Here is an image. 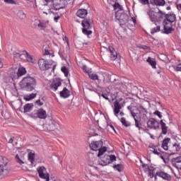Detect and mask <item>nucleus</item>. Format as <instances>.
I'll return each mask as SVG.
<instances>
[{"label": "nucleus", "instance_id": "1", "mask_svg": "<svg viewBox=\"0 0 181 181\" xmlns=\"http://www.w3.org/2000/svg\"><path fill=\"white\" fill-rule=\"evenodd\" d=\"M173 25H176V14L174 13H165L163 20V33L165 35H170L172 32L175 31Z\"/></svg>", "mask_w": 181, "mask_h": 181}, {"label": "nucleus", "instance_id": "2", "mask_svg": "<svg viewBox=\"0 0 181 181\" xmlns=\"http://www.w3.org/2000/svg\"><path fill=\"white\" fill-rule=\"evenodd\" d=\"M115 160H117V157H115V155H105L99 161L95 158H93L92 162L90 161L89 165L90 166H93V168H95L97 163L100 165V166H107V165H110V163H112V162H115Z\"/></svg>", "mask_w": 181, "mask_h": 181}, {"label": "nucleus", "instance_id": "3", "mask_svg": "<svg viewBox=\"0 0 181 181\" xmlns=\"http://www.w3.org/2000/svg\"><path fill=\"white\" fill-rule=\"evenodd\" d=\"M20 86L26 91H33L36 87V79L30 76L24 77L20 82Z\"/></svg>", "mask_w": 181, "mask_h": 181}, {"label": "nucleus", "instance_id": "4", "mask_svg": "<svg viewBox=\"0 0 181 181\" xmlns=\"http://www.w3.org/2000/svg\"><path fill=\"white\" fill-rule=\"evenodd\" d=\"M147 13L149 16L151 22H153V23H154L156 26H158V25H160L161 22L163 23L165 13H163L162 11L159 10L158 12H155L152 10H149Z\"/></svg>", "mask_w": 181, "mask_h": 181}, {"label": "nucleus", "instance_id": "5", "mask_svg": "<svg viewBox=\"0 0 181 181\" xmlns=\"http://www.w3.org/2000/svg\"><path fill=\"white\" fill-rule=\"evenodd\" d=\"M11 172V165L9 160L6 157L0 156V175L6 176Z\"/></svg>", "mask_w": 181, "mask_h": 181}, {"label": "nucleus", "instance_id": "6", "mask_svg": "<svg viewBox=\"0 0 181 181\" xmlns=\"http://www.w3.org/2000/svg\"><path fill=\"white\" fill-rule=\"evenodd\" d=\"M104 143L103 141H92L90 144V148L92 151H98V157L103 156L105 152H107V147L103 146Z\"/></svg>", "mask_w": 181, "mask_h": 181}, {"label": "nucleus", "instance_id": "7", "mask_svg": "<svg viewBox=\"0 0 181 181\" xmlns=\"http://www.w3.org/2000/svg\"><path fill=\"white\" fill-rule=\"evenodd\" d=\"M68 1L70 0H52L51 4L49 6V13H53L52 11H59V9L65 8Z\"/></svg>", "mask_w": 181, "mask_h": 181}, {"label": "nucleus", "instance_id": "8", "mask_svg": "<svg viewBox=\"0 0 181 181\" xmlns=\"http://www.w3.org/2000/svg\"><path fill=\"white\" fill-rule=\"evenodd\" d=\"M129 16L122 11H117L115 13V22H118L119 25L124 26L128 23Z\"/></svg>", "mask_w": 181, "mask_h": 181}, {"label": "nucleus", "instance_id": "9", "mask_svg": "<svg viewBox=\"0 0 181 181\" xmlns=\"http://www.w3.org/2000/svg\"><path fill=\"white\" fill-rule=\"evenodd\" d=\"M30 117L34 119H37V118L40 119H46L47 118V113L43 108H40L31 112Z\"/></svg>", "mask_w": 181, "mask_h": 181}, {"label": "nucleus", "instance_id": "10", "mask_svg": "<svg viewBox=\"0 0 181 181\" xmlns=\"http://www.w3.org/2000/svg\"><path fill=\"white\" fill-rule=\"evenodd\" d=\"M93 23V20L90 18H86L82 21V33L83 35H87L88 37L90 36V35L93 34V31L89 30V29H91V24Z\"/></svg>", "mask_w": 181, "mask_h": 181}, {"label": "nucleus", "instance_id": "11", "mask_svg": "<svg viewBox=\"0 0 181 181\" xmlns=\"http://www.w3.org/2000/svg\"><path fill=\"white\" fill-rule=\"evenodd\" d=\"M38 68L41 71H47L52 69V62L46 59L41 58L37 61Z\"/></svg>", "mask_w": 181, "mask_h": 181}, {"label": "nucleus", "instance_id": "12", "mask_svg": "<svg viewBox=\"0 0 181 181\" xmlns=\"http://www.w3.org/2000/svg\"><path fill=\"white\" fill-rule=\"evenodd\" d=\"M37 171L41 179H45L46 181L50 180V174L46 171L45 166L38 167Z\"/></svg>", "mask_w": 181, "mask_h": 181}, {"label": "nucleus", "instance_id": "13", "mask_svg": "<svg viewBox=\"0 0 181 181\" xmlns=\"http://www.w3.org/2000/svg\"><path fill=\"white\" fill-rule=\"evenodd\" d=\"M147 127L150 129H159V122L154 118H150L147 122Z\"/></svg>", "mask_w": 181, "mask_h": 181}, {"label": "nucleus", "instance_id": "14", "mask_svg": "<svg viewBox=\"0 0 181 181\" xmlns=\"http://www.w3.org/2000/svg\"><path fill=\"white\" fill-rule=\"evenodd\" d=\"M132 116L134 119L136 128H139V130L142 129V127H141V114L132 112Z\"/></svg>", "mask_w": 181, "mask_h": 181}, {"label": "nucleus", "instance_id": "15", "mask_svg": "<svg viewBox=\"0 0 181 181\" xmlns=\"http://www.w3.org/2000/svg\"><path fill=\"white\" fill-rule=\"evenodd\" d=\"M114 110H113V112L115 115V117H118V114H119V111H121V110H122V107H124V104L122 103H119V101H118V100H116L114 103Z\"/></svg>", "mask_w": 181, "mask_h": 181}, {"label": "nucleus", "instance_id": "16", "mask_svg": "<svg viewBox=\"0 0 181 181\" xmlns=\"http://www.w3.org/2000/svg\"><path fill=\"white\" fill-rule=\"evenodd\" d=\"M156 176H158V177H161V179H163V180H167V181L172 180V175H170L168 173H165V171H162V170L157 171Z\"/></svg>", "mask_w": 181, "mask_h": 181}, {"label": "nucleus", "instance_id": "17", "mask_svg": "<svg viewBox=\"0 0 181 181\" xmlns=\"http://www.w3.org/2000/svg\"><path fill=\"white\" fill-rule=\"evenodd\" d=\"M62 86V80L60 78H55L52 84L50 85V88L52 91H57L59 87Z\"/></svg>", "mask_w": 181, "mask_h": 181}, {"label": "nucleus", "instance_id": "18", "mask_svg": "<svg viewBox=\"0 0 181 181\" xmlns=\"http://www.w3.org/2000/svg\"><path fill=\"white\" fill-rule=\"evenodd\" d=\"M58 127H59V123L53 119H51L49 122V124L47 125V128L48 131H55V129H57Z\"/></svg>", "mask_w": 181, "mask_h": 181}, {"label": "nucleus", "instance_id": "19", "mask_svg": "<svg viewBox=\"0 0 181 181\" xmlns=\"http://www.w3.org/2000/svg\"><path fill=\"white\" fill-rule=\"evenodd\" d=\"M108 51L110 54L111 60H117V59H118V53L117 52V51H115V49H114V47L111 46L108 47Z\"/></svg>", "mask_w": 181, "mask_h": 181}, {"label": "nucleus", "instance_id": "20", "mask_svg": "<svg viewBox=\"0 0 181 181\" xmlns=\"http://www.w3.org/2000/svg\"><path fill=\"white\" fill-rule=\"evenodd\" d=\"M150 4L153 6H165L166 1L165 0H150Z\"/></svg>", "mask_w": 181, "mask_h": 181}, {"label": "nucleus", "instance_id": "21", "mask_svg": "<svg viewBox=\"0 0 181 181\" xmlns=\"http://www.w3.org/2000/svg\"><path fill=\"white\" fill-rule=\"evenodd\" d=\"M173 165L177 169H180L181 170V157H177L176 158L173 159Z\"/></svg>", "mask_w": 181, "mask_h": 181}, {"label": "nucleus", "instance_id": "22", "mask_svg": "<svg viewBox=\"0 0 181 181\" xmlns=\"http://www.w3.org/2000/svg\"><path fill=\"white\" fill-rule=\"evenodd\" d=\"M60 97L62 98H69L70 97V90L66 88H64L62 91L59 92Z\"/></svg>", "mask_w": 181, "mask_h": 181}, {"label": "nucleus", "instance_id": "23", "mask_svg": "<svg viewBox=\"0 0 181 181\" xmlns=\"http://www.w3.org/2000/svg\"><path fill=\"white\" fill-rule=\"evenodd\" d=\"M88 13L87 12V10L84 8H81L77 11L76 15L77 16H78V18H81L82 19H84V18L87 16Z\"/></svg>", "mask_w": 181, "mask_h": 181}, {"label": "nucleus", "instance_id": "24", "mask_svg": "<svg viewBox=\"0 0 181 181\" xmlns=\"http://www.w3.org/2000/svg\"><path fill=\"white\" fill-rule=\"evenodd\" d=\"M160 124L163 135H166L168 134V126H166V124L163 122V119L160 121Z\"/></svg>", "mask_w": 181, "mask_h": 181}, {"label": "nucleus", "instance_id": "25", "mask_svg": "<svg viewBox=\"0 0 181 181\" xmlns=\"http://www.w3.org/2000/svg\"><path fill=\"white\" fill-rule=\"evenodd\" d=\"M180 144L175 143L173 145V150L171 151L170 155H175L176 152H179L180 151Z\"/></svg>", "mask_w": 181, "mask_h": 181}, {"label": "nucleus", "instance_id": "26", "mask_svg": "<svg viewBox=\"0 0 181 181\" xmlns=\"http://www.w3.org/2000/svg\"><path fill=\"white\" fill-rule=\"evenodd\" d=\"M170 141V139L169 138H166L163 141L162 143V148L165 150V151H168V149H169V146H168V144H169V142Z\"/></svg>", "mask_w": 181, "mask_h": 181}, {"label": "nucleus", "instance_id": "27", "mask_svg": "<svg viewBox=\"0 0 181 181\" xmlns=\"http://www.w3.org/2000/svg\"><path fill=\"white\" fill-rule=\"evenodd\" d=\"M146 62L151 66L152 69H156V61L155 59L148 57Z\"/></svg>", "mask_w": 181, "mask_h": 181}, {"label": "nucleus", "instance_id": "28", "mask_svg": "<svg viewBox=\"0 0 181 181\" xmlns=\"http://www.w3.org/2000/svg\"><path fill=\"white\" fill-rule=\"evenodd\" d=\"M33 108V103H28L24 105V112H30Z\"/></svg>", "mask_w": 181, "mask_h": 181}, {"label": "nucleus", "instance_id": "29", "mask_svg": "<svg viewBox=\"0 0 181 181\" xmlns=\"http://www.w3.org/2000/svg\"><path fill=\"white\" fill-rule=\"evenodd\" d=\"M37 93H31L30 95H27L25 96L24 100L25 101H30V100H33V98H36Z\"/></svg>", "mask_w": 181, "mask_h": 181}, {"label": "nucleus", "instance_id": "30", "mask_svg": "<svg viewBox=\"0 0 181 181\" xmlns=\"http://www.w3.org/2000/svg\"><path fill=\"white\" fill-rule=\"evenodd\" d=\"M26 73V69L23 67H21L18 69L17 72L18 77H21L22 76H25V74Z\"/></svg>", "mask_w": 181, "mask_h": 181}, {"label": "nucleus", "instance_id": "31", "mask_svg": "<svg viewBox=\"0 0 181 181\" xmlns=\"http://www.w3.org/2000/svg\"><path fill=\"white\" fill-rule=\"evenodd\" d=\"M158 32H160V25L158 24L156 27L153 28L151 30V35H153L155 33H158Z\"/></svg>", "mask_w": 181, "mask_h": 181}, {"label": "nucleus", "instance_id": "32", "mask_svg": "<svg viewBox=\"0 0 181 181\" xmlns=\"http://www.w3.org/2000/svg\"><path fill=\"white\" fill-rule=\"evenodd\" d=\"M16 160L17 163H19V165H23V163H25V162H23V157L18 154L16 156Z\"/></svg>", "mask_w": 181, "mask_h": 181}, {"label": "nucleus", "instance_id": "33", "mask_svg": "<svg viewBox=\"0 0 181 181\" xmlns=\"http://www.w3.org/2000/svg\"><path fill=\"white\" fill-rule=\"evenodd\" d=\"M120 122L124 125V127H131V123L127 122L125 117H122L120 119Z\"/></svg>", "mask_w": 181, "mask_h": 181}, {"label": "nucleus", "instance_id": "34", "mask_svg": "<svg viewBox=\"0 0 181 181\" xmlns=\"http://www.w3.org/2000/svg\"><path fill=\"white\" fill-rule=\"evenodd\" d=\"M113 168L116 169L118 172H122L124 170V166L121 164L113 165Z\"/></svg>", "mask_w": 181, "mask_h": 181}, {"label": "nucleus", "instance_id": "35", "mask_svg": "<svg viewBox=\"0 0 181 181\" xmlns=\"http://www.w3.org/2000/svg\"><path fill=\"white\" fill-rule=\"evenodd\" d=\"M28 160L30 161L31 165H33L35 162V153H28Z\"/></svg>", "mask_w": 181, "mask_h": 181}, {"label": "nucleus", "instance_id": "36", "mask_svg": "<svg viewBox=\"0 0 181 181\" xmlns=\"http://www.w3.org/2000/svg\"><path fill=\"white\" fill-rule=\"evenodd\" d=\"M61 71H62V73H64L65 77H67L69 76V69H67L66 66H62L61 68Z\"/></svg>", "mask_w": 181, "mask_h": 181}, {"label": "nucleus", "instance_id": "37", "mask_svg": "<svg viewBox=\"0 0 181 181\" xmlns=\"http://www.w3.org/2000/svg\"><path fill=\"white\" fill-rule=\"evenodd\" d=\"M89 78H90V80H98V75L95 74H89Z\"/></svg>", "mask_w": 181, "mask_h": 181}, {"label": "nucleus", "instance_id": "38", "mask_svg": "<svg viewBox=\"0 0 181 181\" xmlns=\"http://www.w3.org/2000/svg\"><path fill=\"white\" fill-rule=\"evenodd\" d=\"M26 59H27V62H29V63L33 62V57H32V55H30L28 53H26Z\"/></svg>", "mask_w": 181, "mask_h": 181}, {"label": "nucleus", "instance_id": "39", "mask_svg": "<svg viewBox=\"0 0 181 181\" xmlns=\"http://www.w3.org/2000/svg\"><path fill=\"white\" fill-rule=\"evenodd\" d=\"M141 166L144 172H148V170H149V165H148V164L142 163Z\"/></svg>", "mask_w": 181, "mask_h": 181}, {"label": "nucleus", "instance_id": "40", "mask_svg": "<svg viewBox=\"0 0 181 181\" xmlns=\"http://www.w3.org/2000/svg\"><path fill=\"white\" fill-rule=\"evenodd\" d=\"M18 17L22 20L26 19V14H25V13L23 12H20L18 13Z\"/></svg>", "mask_w": 181, "mask_h": 181}, {"label": "nucleus", "instance_id": "41", "mask_svg": "<svg viewBox=\"0 0 181 181\" xmlns=\"http://www.w3.org/2000/svg\"><path fill=\"white\" fill-rule=\"evenodd\" d=\"M142 5H149V0H139Z\"/></svg>", "mask_w": 181, "mask_h": 181}, {"label": "nucleus", "instance_id": "42", "mask_svg": "<svg viewBox=\"0 0 181 181\" xmlns=\"http://www.w3.org/2000/svg\"><path fill=\"white\" fill-rule=\"evenodd\" d=\"M4 2L6 3V4H11V5H15V1H13V0H4Z\"/></svg>", "mask_w": 181, "mask_h": 181}, {"label": "nucleus", "instance_id": "43", "mask_svg": "<svg viewBox=\"0 0 181 181\" xmlns=\"http://www.w3.org/2000/svg\"><path fill=\"white\" fill-rule=\"evenodd\" d=\"M154 115H157L158 118H162V115L160 114V112L158 110H156V112H153Z\"/></svg>", "mask_w": 181, "mask_h": 181}, {"label": "nucleus", "instance_id": "44", "mask_svg": "<svg viewBox=\"0 0 181 181\" xmlns=\"http://www.w3.org/2000/svg\"><path fill=\"white\" fill-rule=\"evenodd\" d=\"M13 56L16 59H18V58L21 57V56H22V54H21L20 53H18V52H14Z\"/></svg>", "mask_w": 181, "mask_h": 181}, {"label": "nucleus", "instance_id": "45", "mask_svg": "<svg viewBox=\"0 0 181 181\" xmlns=\"http://www.w3.org/2000/svg\"><path fill=\"white\" fill-rule=\"evenodd\" d=\"M37 26H38V28H41V29H43V28H45V25H43V23H40V21H38V23L37 24Z\"/></svg>", "mask_w": 181, "mask_h": 181}, {"label": "nucleus", "instance_id": "46", "mask_svg": "<svg viewBox=\"0 0 181 181\" xmlns=\"http://www.w3.org/2000/svg\"><path fill=\"white\" fill-rule=\"evenodd\" d=\"M175 69L176 71H181V64H179Z\"/></svg>", "mask_w": 181, "mask_h": 181}, {"label": "nucleus", "instance_id": "47", "mask_svg": "<svg viewBox=\"0 0 181 181\" xmlns=\"http://www.w3.org/2000/svg\"><path fill=\"white\" fill-rule=\"evenodd\" d=\"M101 96L105 98V100H107V101H110V98H108V95L107 94H102Z\"/></svg>", "mask_w": 181, "mask_h": 181}, {"label": "nucleus", "instance_id": "48", "mask_svg": "<svg viewBox=\"0 0 181 181\" xmlns=\"http://www.w3.org/2000/svg\"><path fill=\"white\" fill-rule=\"evenodd\" d=\"M82 70L84 71V73H88V71L87 70V66L86 65H83L82 66Z\"/></svg>", "mask_w": 181, "mask_h": 181}, {"label": "nucleus", "instance_id": "49", "mask_svg": "<svg viewBox=\"0 0 181 181\" xmlns=\"http://www.w3.org/2000/svg\"><path fill=\"white\" fill-rule=\"evenodd\" d=\"M153 153H154V155H158V156L160 155V152L158 151L156 149H153Z\"/></svg>", "mask_w": 181, "mask_h": 181}, {"label": "nucleus", "instance_id": "50", "mask_svg": "<svg viewBox=\"0 0 181 181\" xmlns=\"http://www.w3.org/2000/svg\"><path fill=\"white\" fill-rule=\"evenodd\" d=\"M36 104H37V105L42 106L43 105V102L40 101V100H36Z\"/></svg>", "mask_w": 181, "mask_h": 181}, {"label": "nucleus", "instance_id": "51", "mask_svg": "<svg viewBox=\"0 0 181 181\" xmlns=\"http://www.w3.org/2000/svg\"><path fill=\"white\" fill-rule=\"evenodd\" d=\"M113 6H114L115 9H118V8H119V6H121V5H119V3H115Z\"/></svg>", "mask_w": 181, "mask_h": 181}, {"label": "nucleus", "instance_id": "52", "mask_svg": "<svg viewBox=\"0 0 181 181\" xmlns=\"http://www.w3.org/2000/svg\"><path fill=\"white\" fill-rule=\"evenodd\" d=\"M49 54H50V52H49V50H47V49H45V52H43V55L47 56Z\"/></svg>", "mask_w": 181, "mask_h": 181}, {"label": "nucleus", "instance_id": "53", "mask_svg": "<svg viewBox=\"0 0 181 181\" xmlns=\"http://www.w3.org/2000/svg\"><path fill=\"white\" fill-rule=\"evenodd\" d=\"M52 1L53 0H45V1L47 2V6H49L51 5Z\"/></svg>", "mask_w": 181, "mask_h": 181}, {"label": "nucleus", "instance_id": "54", "mask_svg": "<svg viewBox=\"0 0 181 181\" xmlns=\"http://www.w3.org/2000/svg\"><path fill=\"white\" fill-rule=\"evenodd\" d=\"M15 140V137H11L9 141L8 144H13V141Z\"/></svg>", "mask_w": 181, "mask_h": 181}, {"label": "nucleus", "instance_id": "55", "mask_svg": "<svg viewBox=\"0 0 181 181\" xmlns=\"http://www.w3.org/2000/svg\"><path fill=\"white\" fill-rule=\"evenodd\" d=\"M4 67V62H2V59L0 58V69Z\"/></svg>", "mask_w": 181, "mask_h": 181}, {"label": "nucleus", "instance_id": "56", "mask_svg": "<svg viewBox=\"0 0 181 181\" xmlns=\"http://www.w3.org/2000/svg\"><path fill=\"white\" fill-rule=\"evenodd\" d=\"M59 19H60V16H59L54 18V22H57L59 21Z\"/></svg>", "mask_w": 181, "mask_h": 181}, {"label": "nucleus", "instance_id": "57", "mask_svg": "<svg viewBox=\"0 0 181 181\" xmlns=\"http://www.w3.org/2000/svg\"><path fill=\"white\" fill-rule=\"evenodd\" d=\"M158 156H160V158L164 162H166V161H165V157H163V156L162 155L161 153H160V155H159Z\"/></svg>", "mask_w": 181, "mask_h": 181}, {"label": "nucleus", "instance_id": "58", "mask_svg": "<svg viewBox=\"0 0 181 181\" xmlns=\"http://www.w3.org/2000/svg\"><path fill=\"white\" fill-rule=\"evenodd\" d=\"M110 128H111L113 131H115V127H114L112 124L109 125Z\"/></svg>", "mask_w": 181, "mask_h": 181}, {"label": "nucleus", "instance_id": "59", "mask_svg": "<svg viewBox=\"0 0 181 181\" xmlns=\"http://www.w3.org/2000/svg\"><path fill=\"white\" fill-rule=\"evenodd\" d=\"M52 71H54V69H56V64L54 65L52 64Z\"/></svg>", "mask_w": 181, "mask_h": 181}, {"label": "nucleus", "instance_id": "60", "mask_svg": "<svg viewBox=\"0 0 181 181\" xmlns=\"http://www.w3.org/2000/svg\"><path fill=\"white\" fill-rule=\"evenodd\" d=\"M119 115L121 117H124V115H125V114L124 113V112H119Z\"/></svg>", "mask_w": 181, "mask_h": 181}, {"label": "nucleus", "instance_id": "61", "mask_svg": "<svg viewBox=\"0 0 181 181\" xmlns=\"http://www.w3.org/2000/svg\"><path fill=\"white\" fill-rule=\"evenodd\" d=\"M144 132H146V134H148V135H149V134H151V133H149V129H145Z\"/></svg>", "mask_w": 181, "mask_h": 181}, {"label": "nucleus", "instance_id": "62", "mask_svg": "<svg viewBox=\"0 0 181 181\" xmlns=\"http://www.w3.org/2000/svg\"><path fill=\"white\" fill-rule=\"evenodd\" d=\"M22 170H28V168H26V166H23Z\"/></svg>", "mask_w": 181, "mask_h": 181}, {"label": "nucleus", "instance_id": "63", "mask_svg": "<svg viewBox=\"0 0 181 181\" xmlns=\"http://www.w3.org/2000/svg\"><path fill=\"white\" fill-rule=\"evenodd\" d=\"M132 19L133 23L134 24L136 23V20L135 18H132Z\"/></svg>", "mask_w": 181, "mask_h": 181}, {"label": "nucleus", "instance_id": "64", "mask_svg": "<svg viewBox=\"0 0 181 181\" xmlns=\"http://www.w3.org/2000/svg\"><path fill=\"white\" fill-rule=\"evenodd\" d=\"M132 107L131 106H128L127 107V110H129V111H131V112H132V110H132Z\"/></svg>", "mask_w": 181, "mask_h": 181}]
</instances>
